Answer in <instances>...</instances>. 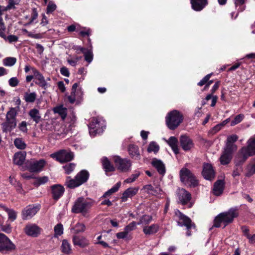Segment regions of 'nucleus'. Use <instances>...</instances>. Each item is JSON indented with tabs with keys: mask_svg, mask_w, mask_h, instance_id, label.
<instances>
[{
	"mask_svg": "<svg viewBox=\"0 0 255 255\" xmlns=\"http://www.w3.org/2000/svg\"><path fill=\"white\" fill-rule=\"evenodd\" d=\"M73 229L74 233L77 234L80 232H84L85 229V226L83 224L78 223L76 224Z\"/></svg>",
	"mask_w": 255,
	"mask_h": 255,
	"instance_id": "obj_48",
	"label": "nucleus"
},
{
	"mask_svg": "<svg viewBox=\"0 0 255 255\" xmlns=\"http://www.w3.org/2000/svg\"><path fill=\"white\" fill-rule=\"evenodd\" d=\"M230 121V118L227 119L225 121H224L222 123H221L220 124L217 125L216 126L213 130L211 131L212 133H215L219 130L221 129V128L226 125L227 124H228Z\"/></svg>",
	"mask_w": 255,
	"mask_h": 255,
	"instance_id": "obj_46",
	"label": "nucleus"
},
{
	"mask_svg": "<svg viewBox=\"0 0 255 255\" xmlns=\"http://www.w3.org/2000/svg\"><path fill=\"white\" fill-rule=\"evenodd\" d=\"M239 215V212L237 208H232L228 211L224 212L219 214L214 220V226L216 227H220L222 224H224L225 228L229 224L231 223L234 219Z\"/></svg>",
	"mask_w": 255,
	"mask_h": 255,
	"instance_id": "obj_2",
	"label": "nucleus"
},
{
	"mask_svg": "<svg viewBox=\"0 0 255 255\" xmlns=\"http://www.w3.org/2000/svg\"><path fill=\"white\" fill-rule=\"evenodd\" d=\"M46 164V161L44 159L39 160H31L26 163L27 169L31 172H40Z\"/></svg>",
	"mask_w": 255,
	"mask_h": 255,
	"instance_id": "obj_11",
	"label": "nucleus"
},
{
	"mask_svg": "<svg viewBox=\"0 0 255 255\" xmlns=\"http://www.w3.org/2000/svg\"><path fill=\"white\" fill-rule=\"evenodd\" d=\"M54 236L57 237L61 235L63 233V227L61 224H58L56 225L54 228Z\"/></svg>",
	"mask_w": 255,
	"mask_h": 255,
	"instance_id": "obj_47",
	"label": "nucleus"
},
{
	"mask_svg": "<svg viewBox=\"0 0 255 255\" xmlns=\"http://www.w3.org/2000/svg\"><path fill=\"white\" fill-rule=\"evenodd\" d=\"M152 217L150 215H143L139 219L137 225H148L152 221Z\"/></svg>",
	"mask_w": 255,
	"mask_h": 255,
	"instance_id": "obj_39",
	"label": "nucleus"
},
{
	"mask_svg": "<svg viewBox=\"0 0 255 255\" xmlns=\"http://www.w3.org/2000/svg\"><path fill=\"white\" fill-rule=\"evenodd\" d=\"M94 201L91 199H85L83 197L78 198L75 201L71 211L73 213H81L84 216H86L91 207L93 206Z\"/></svg>",
	"mask_w": 255,
	"mask_h": 255,
	"instance_id": "obj_1",
	"label": "nucleus"
},
{
	"mask_svg": "<svg viewBox=\"0 0 255 255\" xmlns=\"http://www.w3.org/2000/svg\"><path fill=\"white\" fill-rule=\"evenodd\" d=\"M244 117V116L242 114H240L235 117L234 119L231 122V126H234L240 123L242 121Z\"/></svg>",
	"mask_w": 255,
	"mask_h": 255,
	"instance_id": "obj_49",
	"label": "nucleus"
},
{
	"mask_svg": "<svg viewBox=\"0 0 255 255\" xmlns=\"http://www.w3.org/2000/svg\"><path fill=\"white\" fill-rule=\"evenodd\" d=\"M37 95L35 92L25 93L24 95V99L26 102L33 103L36 99Z\"/></svg>",
	"mask_w": 255,
	"mask_h": 255,
	"instance_id": "obj_33",
	"label": "nucleus"
},
{
	"mask_svg": "<svg viewBox=\"0 0 255 255\" xmlns=\"http://www.w3.org/2000/svg\"><path fill=\"white\" fill-rule=\"evenodd\" d=\"M60 73L65 76L68 77L70 75V73L68 70V69L66 68V67H62L60 69Z\"/></svg>",
	"mask_w": 255,
	"mask_h": 255,
	"instance_id": "obj_61",
	"label": "nucleus"
},
{
	"mask_svg": "<svg viewBox=\"0 0 255 255\" xmlns=\"http://www.w3.org/2000/svg\"><path fill=\"white\" fill-rule=\"evenodd\" d=\"M128 151L131 158L135 160H138L140 158L139 149L136 145L133 144H129L128 147Z\"/></svg>",
	"mask_w": 255,
	"mask_h": 255,
	"instance_id": "obj_26",
	"label": "nucleus"
},
{
	"mask_svg": "<svg viewBox=\"0 0 255 255\" xmlns=\"http://www.w3.org/2000/svg\"><path fill=\"white\" fill-rule=\"evenodd\" d=\"M75 166L74 163H70L63 166V168L65 170V173L69 174L74 170Z\"/></svg>",
	"mask_w": 255,
	"mask_h": 255,
	"instance_id": "obj_44",
	"label": "nucleus"
},
{
	"mask_svg": "<svg viewBox=\"0 0 255 255\" xmlns=\"http://www.w3.org/2000/svg\"><path fill=\"white\" fill-rule=\"evenodd\" d=\"M215 172L213 169V166L211 164H208V180H213L215 178Z\"/></svg>",
	"mask_w": 255,
	"mask_h": 255,
	"instance_id": "obj_53",
	"label": "nucleus"
},
{
	"mask_svg": "<svg viewBox=\"0 0 255 255\" xmlns=\"http://www.w3.org/2000/svg\"><path fill=\"white\" fill-rule=\"evenodd\" d=\"M175 217L178 225L180 227H186L187 230L186 235L187 236H190L191 233L190 230L195 228V224L192 222L191 220L178 209L175 210Z\"/></svg>",
	"mask_w": 255,
	"mask_h": 255,
	"instance_id": "obj_6",
	"label": "nucleus"
},
{
	"mask_svg": "<svg viewBox=\"0 0 255 255\" xmlns=\"http://www.w3.org/2000/svg\"><path fill=\"white\" fill-rule=\"evenodd\" d=\"M238 137L236 134H233L228 137L227 138V142L226 146H227L229 145H231L232 146V150H234V149H236V147L232 143L238 139Z\"/></svg>",
	"mask_w": 255,
	"mask_h": 255,
	"instance_id": "obj_42",
	"label": "nucleus"
},
{
	"mask_svg": "<svg viewBox=\"0 0 255 255\" xmlns=\"http://www.w3.org/2000/svg\"><path fill=\"white\" fill-rule=\"evenodd\" d=\"M180 144L185 151L190 150L194 145L192 140L186 135H182L180 138Z\"/></svg>",
	"mask_w": 255,
	"mask_h": 255,
	"instance_id": "obj_17",
	"label": "nucleus"
},
{
	"mask_svg": "<svg viewBox=\"0 0 255 255\" xmlns=\"http://www.w3.org/2000/svg\"><path fill=\"white\" fill-rule=\"evenodd\" d=\"M25 160V155L21 152H17L13 157V163L16 165H21Z\"/></svg>",
	"mask_w": 255,
	"mask_h": 255,
	"instance_id": "obj_32",
	"label": "nucleus"
},
{
	"mask_svg": "<svg viewBox=\"0 0 255 255\" xmlns=\"http://www.w3.org/2000/svg\"><path fill=\"white\" fill-rule=\"evenodd\" d=\"M29 116L36 123H38L40 121L41 116L39 111L36 109H32L30 110L28 113Z\"/></svg>",
	"mask_w": 255,
	"mask_h": 255,
	"instance_id": "obj_31",
	"label": "nucleus"
},
{
	"mask_svg": "<svg viewBox=\"0 0 255 255\" xmlns=\"http://www.w3.org/2000/svg\"><path fill=\"white\" fill-rule=\"evenodd\" d=\"M159 230L158 224H152L150 226H146L143 228V232L146 235H150L156 233Z\"/></svg>",
	"mask_w": 255,
	"mask_h": 255,
	"instance_id": "obj_28",
	"label": "nucleus"
},
{
	"mask_svg": "<svg viewBox=\"0 0 255 255\" xmlns=\"http://www.w3.org/2000/svg\"><path fill=\"white\" fill-rule=\"evenodd\" d=\"M16 62V58L15 57H8L2 60V64L5 66L11 67Z\"/></svg>",
	"mask_w": 255,
	"mask_h": 255,
	"instance_id": "obj_35",
	"label": "nucleus"
},
{
	"mask_svg": "<svg viewBox=\"0 0 255 255\" xmlns=\"http://www.w3.org/2000/svg\"><path fill=\"white\" fill-rule=\"evenodd\" d=\"M51 194L53 199L57 201L64 194V188L60 184H55L51 186Z\"/></svg>",
	"mask_w": 255,
	"mask_h": 255,
	"instance_id": "obj_16",
	"label": "nucleus"
},
{
	"mask_svg": "<svg viewBox=\"0 0 255 255\" xmlns=\"http://www.w3.org/2000/svg\"><path fill=\"white\" fill-rule=\"evenodd\" d=\"M3 39L6 40H8L10 43L16 42L18 40L17 36L14 35H10L8 36H6V38Z\"/></svg>",
	"mask_w": 255,
	"mask_h": 255,
	"instance_id": "obj_62",
	"label": "nucleus"
},
{
	"mask_svg": "<svg viewBox=\"0 0 255 255\" xmlns=\"http://www.w3.org/2000/svg\"><path fill=\"white\" fill-rule=\"evenodd\" d=\"M20 0H8V4L6 6L8 10L15 8V5H17Z\"/></svg>",
	"mask_w": 255,
	"mask_h": 255,
	"instance_id": "obj_50",
	"label": "nucleus"
},
{
	"mask_svg": "<svg viewBox=\"0 0 255 255\" xmlns=\"http://www.w3.org/2000/svg\"><path fill=\"white\" fill-rule=\"evenodd\" d=\"M17 114V110L15 108H10L7 112L5 119H9L12 120L16 121V116Z\"/></svg>",
	"mask_w": 255,
	"mask_h": 255,
	"instance_id": "obj_36",
	"label": "nucleus"
},
{
	"mask_svg": "<svg viewBox=\"0 0 255 255\" xmlns=\"http://www.w3.org/2000/svg\"><path fill=\"white\" fill-rule=\"evenodd\" d=\"M1 230L6 233H9L11 231V227L9 224L3 225L1 226Z\"/></svg>",
	"mask_w": 255,
	"mask_h": 255,
	"instance_id": "obj_63",
	"label": "nucleus"
},
{
	"mask_svg": "<svg viewBox=\"0 0 255 255\" xmlns=\"http://www.w3.org/2000/svg\"><path fill=\"white\" fill-rule=\"evenodd\" d=\"M85 60L87 61L88 63H90L92 62L93 60V54L92 51L90 50H88L85 51L84 53Z\"/></svg>",
	"mask_w": 255,
	"mask_h": 255,
	"instance_id": "obj_57",
	"label": "nucleus"
},
{
	"mask_svg": "<svg viewBox=\"0 0 255 255\" xmlns=\"http://www.w3.org/2000/svg\"><path fill=\"white\" fill-rule=\"evenodd\" d=\"M35 181L33 182V185L35 186H39L41 185L47 183L49 180L48 177L47 176H42L39 177H35Z\"/></svg>",
	"mask_w": 255,
	"mask_h": 255,
	"instance_id": "obj_38",
	"label": "nucleus"
},
{
	"mask_svg": "<svg viewBox=\"0 0 255 255\" xmlns=\"http://www.w3.org/2000/svg\"><path fill=\"white\" fill-rule=\"evenodd\" d=\"M166 142L171 147L175 154H177L179 153L177 138L175 136H171L168 140H166Z\"/></svg>",
	"mask_w": 255,
	"mask_h": 255,
	"instance_id": "obj_30",
	"label": "nucleus"
},
{
	"mask_svg": "<svg viewBox=\"0 0 255 255\" xmlns=\"http://www.w3.org/2000/svg\"><path fill=\"white\" fill-rule=\"evenodd\" d=\"M19 81L16 77H12L9 79L8 84L10 86L15 87L18 85Z\"/></svg>",
	"mask_w": 255,
	"mask_h": 255,
	"instance_id": "obj_58",
	"label": "nucleus"
},
{
	"mask_svg": "<svg viewBox=\"0 0 255 255\" xmlns=\"http://www.w3.org/2000/svg\"><path fill=\"white\" fill-rule=\"evenodd\" d=\"M39 208L37 206L28 205L22 211V218L23 220L31 219L39 211Z\"/></svg>",
	"mask_w": 255,
	"mask_h": 255,
	"instance_id": "obj_12",
	"label": "nucleus"
},
{
	"mask_svg": "<svg viewBox=\"0 0 255 255\" xmlns=\"http://www.w3.org/2000/svg\"><path fill=\"white\" fill-rule=\"evenodd\" d=\"M255 173V162L248 167V172L246 173V176L249 177Z\"/></svg>",
	"mask_w": 255,
	"mask_h": 255,
	"instance_id": "obj_55",
	"label": "nucleus"
},
{
	"mask_svg": "<svg viewBox=\"0 0 255 255\" xmlns=\"http://www.w3.org/2000/svg\"><path fill=\"white\" fill-rule=\"evenodd\" d=\"M89 173L86 170H82L72 179L70 176L66 178L65 185L69 188L74 189L86 183L89 178Z\"/></svg>",
	"mask_w": 255,
	"mask_h": 255,
	"instance_id": "obj_4",
	"label": "nucleus"
},
{
	"mask_svg": "<svg viewBox=\"0 0 255 255\" xmlns=\"http://www.w3.org/2000/svg\"><path fill=\"white\" fill-rule=\"evenodd\" d=\"M159 145L156 142H152L149 144L147 151L149 152H154V153H156L159 150Z\"/></svg>",
	"mask_w": 255,
	"mask_h": 255,
	"instance_id": "obj_45",
	"label": "nucleus"
},
{
	"mask_svg": "<svg viewBox=\"0 0 255 255\" xmlns=\"http://www.w3.org/2000/svg\"><path fill=\"white\" fill-rule=\"evenodd\" d=\"M218 97L217 96H213L212 94H208V100H211V103L210 106L214 107L217 103Z\"/></svg>",
	"mask_w": 255,
	"mask_h": 255,
	"instance_id": "obj_60",
	"label": "nucleus"
},
{
	"mask_svg": "<svg viewBox=\"0 0 255 255\" xmlns=\"http://www.w3.org/2000/svg\"><path fill=\"white\" fill-rule=\"evenodd\" d=\"M16 127V121L5 119V121L1 124V128L3 132L11 131Z\"/></svg>",
	"mask_w": 255,
	"mask_h": 255,
	"instance_id": "obj_20",
	"label": "nucleus"
},
{
	"mask_svg": "<svg viewBox=\"0 0 255 255\" xmlns=\"http://www.w3.org/2000/svg\"><path fill=\"white\" fill-rule=\"evenodd\" d=\"M152 165L155 167L157 170L158 172L163 175L165 173V166L163 162L159 159L157 158H153L151 162Z\"/></svg>",
	"mask_w": 255,
	"mask_h": 255,
	"instance_id": "obj_21",
	"label": "nucleus"
},
{
	"mask_svg": "<svg viewBox=\"0 0 255 255\" xmlns=\"http://www.w3.org/2000/svg\"><path fill=\"white\" fill-rule=\"evenodd\" d=\"M114 161L116 167L120 171L128 172L130 170L131 162L129 159L116 156L114 157Z\"/></svg>",
	"mask_w": 255,
	"mask_h": 255,
	"instance_id": "obj_9",
	"label": "nucleus"
},
{
	"mask_svg": "<svg viewBox=\"0 0 255 255\" xmlns=\"http://www.w3.org/2000/svg\"><path fill=\"white\" fill-rule=\"evenodd\" d=\"M247 144V146L243 147L236 157V165L242 164L249 156L255 154V136L251 137L248 140Z\"/></svg>",
	"mask_w": 255,
	"mask_h": 255,
	"instance_id": "obj_3",
	"label": "nucleus"
},
{
	"mask_svg": "<svg viewBox=\"0 0 255 255\" xmlns=\"http://www.w3.org/2000/svg\"><path fill=\"white\" fill-rule=\"evenodd\" d=\"M121 186V182H119L116 184H115L112 188L108 190L107 192H106L103 195V197H107L108 196H110L112 194L116 192L119 189Z\"/></svg>",
	"mask_w": 255,
	"mask_h": 255,
	"instance_id": "obj_37",
	"label": "nucleus"
},
{
	"mask_svg": "<svg viewBox=\"0 0 255 255\" xmlns=\"http://www.w3.org/2000/svg\"><path fill=\"white\" fill-rule=\"evenodd\" d=\"M18 128L23 132H27V123L25 121H22L18 125Z\"/></svg>",
	"mask_w": 255,
	"mask_h": 255,
	"instance_id": "obj_59",
	"label": "nucleus"
},
{
	"mask_svg": "<svg viewBox=\"0 0 255 255\" xmlns=\"http://www.w3.org/2000/svg\"><path fill=\"white\" fill-rule=\"evenodd\" d=\"M101 162L103 168L106 173L109 172H112L115 171V167L111 163L107 157H103L101 159Z\"/></svg>",
	"mask_w": 255,
	"mask_h": 255,
	"instance_id": "obj_27",
	"label": "nucleus"
},
{
	"mask_svg": "<svg viewBox=\"0 0 255 255\" xmlns=\"http://www.w3.org/2000/svg\"><path fill=\"white\" fill-rule=\"evenodd\" d=\"M247 238L249 240L250 244H255V234L253 235L250 234L247 235Z\"/></svg>",
	"mask_w": 255,
	"mask_h": 255,
	"instance_id": "obj_64",
	"label": "nucleus"
},
{
	"mask_svg": "<svg viewBox=\"0 0 255 255\" xmlns=\"http://www.w3.org/2000/svg\"><path fill=\"white\" fill-rule=\"evenodd\" d=\"M140 173L138 171L134 174H132L129 177L125 180V182L130 183L134 182L136 179L139 176Z\"/></svg>",
	"mask_w": 255,
	"mask_h": 255,
	"instance_id": "obj_51",
	"label": "nucleus"
},
{
	"mask_svg": "<svg viewBox=\"0 0 255 255\" xmlns=\"http://www.w3.org/2000/svg\"><path fill=\"white\" fill-rule=\"evenodd\" d=\"M61 249L62 252L65 254H69L71 252L70 244L66 240H63Z\"/></svg>",
	"mask_w": 255,
	"mask_h": 255,
	"instance_id": "obj_34",
	"label": "nucleus"
},
{
	"mask_svg": "<svg viewBox=\"0 0 255 255\" xmlns=\"http://www.w3.org/2000/svg\"><path fill=\"white\" fill-rule=\"evenodd\" d=\"M82 95L83 94L81 89H78L74 91L71 90L70 95L68 97V101L71 104H73L76 100L80 99L82 98Z\"/></svg>",
	"mask_w": 255,
	"mask_h": 255,
	"instance_id": "obj_29",
	"label": "nucleus"
},
{
	"mask_svg": "<svg viewBox=\"0 0 255 255\" xmlns=\"http://www.w3.org/2000/svg\"><path fill=\"white\" fill-rule=\"evenodd\" d=\"M191 7L195 11H201L206 6L207 0H190Z\"/></svg>",
	"mask_w": 255,
	"mask_h": 255,
	"instance_id": "obj_23",
	"label": "nucleus"
},
{
	"mask_svg": "<svg viewBox=\"0 0 255 255\" xmlns=\"http://www.w3.org/2000/svg\"><path fill=\"white\" fill-rule=\"evenodd\" d=\"M143 189L149 194L158 196L161 194L162 190L159 186L153 187L151 184H147L143 187Z\"/></svg>",
	"mask_w": 255,
	"mask_h": 255,
	"instance_id": "obj_24",
	"label": "nucleus"
},
{
	"mask_svg": "<svg viewBox=\"0 0 255 255\" xmlns=\"http://www.w3.org/2000/svg\"><path fill=\"white\" fill-rule=\"evenodd\" d=\"M101 121L97 118H93L92 123L90 124L92 128L94 129L96 133L98 132V129L100 128V123Z\"/></svg>",
	"mask_w": 255,
	"mask_h": 255,
	"instance_id": "obj_43",
	"label": "nucleus"
},
{
	"mask_svg": "<svg viewBox=\"0 0 255 255\" xmlns=\"http://www.w3.org/2000/svg\"><path fill=\"white\" fill-rule=\"evenodd\" d=\"M14 145L18 149H24L26 147V144L21 138H17L14 141Z\"/></svg>",
	"mask_w": 255,
	"mask_h": 255,
	"instance_id": "obj_41",
	"label": "nucleus"
},
{
	"mask_svg": "<svg viewBox=\"0 0 255 255\" xmlns=\"http://www.w3.org/2000/svg\"><path fill=\"white\" fill-rule=\"evenodd\" d=\"M136 226V224L134 221L131 222L128 225H127L125 228L124 230L128 234L129 232L133 230Z\"/></svg>",
	"mask_w": 255,
	"mask_h": 255,
	"instance_id": "obj_56",
	"label": "nucleus"
},
{
	"mask_svg": "<svg viewBox=\"0 0 255 255\" xmlns=\"http://www.w3.org/2000/svg\"><path fill=\"white\" fill-rule=\"evenodd\" d=\"M177 197L179 202L183 205L187 204L191 199V194L183 188L178 190Z\"/></svg>",
	"mask_w": 255,
	"mask_h": 255,
	"instance_id": "obj_14",
	"label": "nucleus"
},
{
	"mask_svg": "<svg viewBox=\"0 0 255 255\" xmlns=\"http://www.w3.org/2000/svg\"><path fill=\"white\" fill-rule=\"evenodd\" d=\"M225 182L222 179L218 180L214 184L212 193L217 196H220L223 192Z\"/></svg>",
	"mask_w": 255,
	"mask_h": 255,
	"instance_id": "obj_19",
	"label": "nucleus"
},
{
	"mask_svg": "<svg viewBox=\"0 0 255 255\" xmlns=\"http://www.w3.org/2000/svg\"><path fill=\"white\" fill-rule=\"evenodd\" d=\"M24 231L28 236L37 237L40 234V229L35 224H28L26 226Z\"/></svg>",
	"mask_w": 255,
	"mask_h": 255,
	"instance_id": "obj_18",
	"label": "nucleus"
},
{
	"mask_svg": "<svg viewBox=\"0 0 255 255\" xmlns=\"http://www.w3.org/2000/svg\"><path fill=\"white\" fill-rule=\"evenodd\" d=\"M138 190L137 187H130L128 188L123 194L121 197L122 202H126L128 198H131L136 194Z\"/></svg>",
	"mask_w": 255,
	"mask_h": 255,
	"instance_id": "obj_22",
	"label": "nucleus"
},
{
	"mask_svg": "<svg viewBox=\"0 0 255 255\" xmlns=\"http://www.w3.org/2000/svg\"><path fill=\"white\" fill-rule=\"evenodd\" d=\"M183 120L182 114L177 110H173L166 117V124L170 129L174 130L179 126Z\"/></svg>",
	"mask_w": 255,
	"mask_h": 255,
	"instance_id": "obj_5",
	"label": "nucleus"
},
{
	"mask_svg": "<svg viewBox=\"0 0 255 255\" xmlns=\"http://www.w3.org/2000/svg\"><path fill=\"white\" fill-rule=\"evenodd\" d=\"M33 70L34 76L36 80V81H35V83L38 85L39 87H41L42 89L46 90L48 86V84L45 80L44 76L37 70Z\"/></svg>",
	"mask_w": 255,
	"mask_h": 255,
	"instance_id": "obj_15",
	"label": "nucleus"
},
{
	"mask_svg": "<svg viewBox=\"0 0 255 255\" xmlns=\"http://www.w3.org/2000/svg\"><path fill=\"white\" fill-rule=\"evenodd\" d=\"M73 242L74 245L78 246L81 248H85L89 245L88 241L82 236H73Z\"/></svg>",
	"mask_w": 255,
	"mask_h": 255,
	"instance_id": "obj_25",
	"label": "nucleus"
},
{
	"mask_svg": "<svg viewBox=\"0 0 255 255\" xmlns=\"http://www.w3.org/2000/svg\"><path fill=\"white\" fill-rule=\"evenodd\" d=\"M181 181L190 187L197 186L199 182L192 172L186 168H182L180 171Z\"/></svg>",
	"mask_w": 255,
	"mask_h": 255,
	"instance_id": "obj_7",
	"label": "nucleus"
},
{
	"mask_svg": "<svg viewBox=\"0 0 255 255\" xmlns=\"http://www.w3.org/2000/svg\"><path fill=\"white\" fill-rule=\"evenodd\" d=\"M56 5L52 1H49L46 8V13L49 14L53 12L56 8Z\"/></svg>",
	"mask_w": 255,
	"mask_h": 255,
	"instance_id": "obj_52",
	"label": "nucleus"
},
{
	"mask_svg": "<svg viewBox=\"0 0 255 255\" xmlns=\"http://www.w3.org/2000/svg\"><path fill=\"white\" fill-rule=\"evenodd\" d=\"M233 151L231 145L230 144L226 146L220 158L222 164L226 165L230 163L232 158Z\"/></svg>",
	"mask_w": 255,
	"mask_h": 255,
	"instance_id": "obj_13",
	"label": "nucleus"
},
{
	"mask_svg": "<svg viewBox=\"0 0 255 255\" xmlns=\"http://www.w3.org/2000/svg\"><path fill=\"white\" fill-rule=\"evenodd\" d=\"M54 112L60 115L63 119L66 117L65 110L62 107H57L54 109Z\"/></svg>",
	"mask_w": 255,
	"mask_h": 255,
	"instance_id": "obj_54",
	"label": "nucleus"
},
{
	"mask_svg": "<svg viewBox=\"0 0 255 255\" xmlns=\"http://www.w3.org/2000/svg\"><path fill=\"white\" fill-rule=\"evenodd\" d=\"M51 156L56 159L61 163L68 162L72 160L74 157L73 153L71 151L61 150L59 151L52 154Z\"/></svg>",
	"mask_w": 255,
	"mask_h": 255,
	"instance_id": "obj_10",
	"label": "nucleus"
},
{
	"mask_svg": "<svg viewBox=\"0 0 255 255\" xmlns=\"http://www.w3.org/2000/svg\"><path fill=\"white\" fill-rule=\"evenodd\" d=\"M15 245L4 234L0 233V252L8 253L15 250Z\"/></svg>",
	"mask_w": 255,
	"mask_h": 255,
	"instance_id": "obj_8",
	"label": "nucleus"
},
{
	"mask_svg": "<svg viewBox=\"0 0 255 255\" xmlns=\"http://www.w3.org/2000/svg\"><path fill=\"white\" fill-rule=\"evenodd\" d=\"M3 210H4L8 214V218L11 220V221H14L17 217L16 212L13 209H10L5 206H3Z\"/></svg>",
	"mask_w": 255,
	"mask_h": 255,
	"instance_id": "obj_40",
	"label": "nucleus"
}]
</instances>
